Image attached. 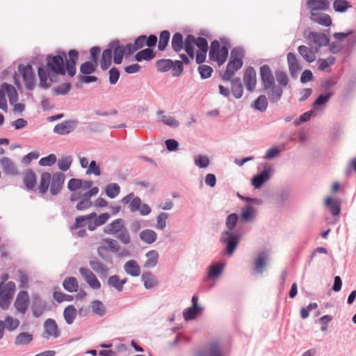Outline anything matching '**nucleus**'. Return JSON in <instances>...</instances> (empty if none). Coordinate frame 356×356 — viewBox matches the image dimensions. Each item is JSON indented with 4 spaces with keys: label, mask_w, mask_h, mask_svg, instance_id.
Returning <instances> with one entry per match:
<instances>
[{
    "label": "nucleus",
    "mask_w": 356,
    "mask_h": 356,
    "mask_svg": "<svg viewBox=\"0 0 356 356\" xmlns=\"http://www.w3.org/2000/svg\"><path fill=\"white\" fill-rule=\"evenodd\" d=\"M171 46L176 52H179L182 49H184L191 59L195 57L194 47H197L198 49L195 56L196 63L201 64L205 61L208 51V43L204 38H195L192 35H188L184 41L182 35L180 33H176L172 36Z\"/></svg>",
    "instance_id": "f257e3e1"
},
{
    "label": "nucleus",
    "mask_w": 356,
    "mask_h": 356,
    "mask_svg": "<svg viewBox=\"0 0 356 356\" xmlns=\"http://www.w3.org/2000/svg\"><path fill=\"white\" fill-rule=\"evenodd\" d=\"M65 175L61 172H56L52 175L49 172H43L40 176L38 191L40 193L45 194L49 188L53 195H57L62 189Z\"/></svg>",
    "instance_id": "f03ea898"
},
{
    "label": "nucleus",
    "mask_w": 356,
    "mask_h": 356,
    "mask_svg": "<svg viewBox=\"0 0 356 356\" xmlns=\"http://www.w3.org/2000/svg\"><path fill=\"white\" fill-rule=\"evenodd\" d=\"M245 56V51L242 48L236 47L231 51L230 60L228 62L226 70L222 76L224 81H229L236 71L243 66V58Z\"/></svg>",
    "instance_id": "7ed1b4c3"
},
{
    "label": "nucleus",
    "mask_w": 356,
    "mask_h": 356,
    "mask_svg": "<svg viewBox=\"0 0 356 356\" xmlns=\"http://www.w3.org/2000/svg\"><path fill=\"white\" fill-rule=\"evenodd\" d=\"M63 56H65V54L63 56L57 55L47 58V71L48 76L51 81H54V76L58 74L63 75L65 74Z\"/></svg>",
    "instance_id": "20e7f679"
},
{
    "label": "nucleus",
    "mask_w": 356,
    "mask_h": 356,
    "mask_svg": "<svg viewBox=\"0 0 356 356\" xmlns=\"http://www.w3.org/2000/svg\"><path fill=\"white\" fill-rule=\"evenodd\" d=\"M16 289L15 284L12 282L0 283V307L7 310L11 303Z\"/></svg>",
    "instance_id": "39448f33"
},
{
    "label": "nucleus",
    "mask_w": 356,
    "mask_h": 356,
    "mask_svg": "<svg viewBox=\"0 0 356 356\" xmlns=\"http://www.w3.org/2000/svg\"><path fill=\"white\" fill-rule=\"evenodd\" d=\"M93 183L89 180H82L81 179L72 178L70 179L67 184V188L72 191L70 196L72 202L78 201L81 199V192L77 191L79 189L90 190L92 187Z\"/></svg>",
    "instance_id": "423d86ee"
},
{
    "label": "nucleus",
    "mask_w": 356,
    "mask_h": 356,
    "mask_svg": "<svg viewBox=\"0 0 356 356\" xmlns=\"http://www.w3.org/2000/svg\"><path fill=\"white\" fill-rule=\"evenodd\" d=\"M209 58L216 61L218 65H222L226 61L228 56V49L225 46H220L218 40L211 42L209 50Z\"/></svg>",
    "instance_id": "0eeeda50"
},
{
    "label": "nucleus",
    "mask_w": 356,
    "mask_h": 356,
    "mask_svg": "<svg viewBox=\"0 0 356 356\" xmlns=\"http://www.w3.org/2000/svg\"><path fill=\"white\" fill-rule=\"evenodd\" d=\"M120 250V246L118 241L112 238H104L101 241L97 248V253L102 258H104L107 252L116 253Z\"/></svg>",
    "instance_id": "6e6552de"
},
{
    "label": "nucleus",
    "mask_w": 356,
    "mask_h": 356,
    "mask_svg": "<svg viewBox=\"0 0 356 356\" xmlns=\"http://www.w3.org/2000/svg\"><path fill=\"white\" fill-rule=\"evenodd\" d=\"M17 70L19 75L22 77L26 88L33 90L35 87V79L32 67L29 65L20 64Z\"/></svg>",
    "instance_id": "1a4fd4ad"
},
{
    "label": "nucleus",
    "mask_w": 356,
    "mask_h": 356,
    "mask_svg": "<svg viewBox=\"0 0 356 356\" xmlns=\"http://www.w3.org/2000/svg\"><path fill=\"white\" fill-rule=\"evenodd\" d=\"M99 191L98 187L94 186L83 194H81V200L77 203L76 206V209L79 211H83L90 208L92 205L90 197L97 195Z\"/></svg>",
    "instance_id": "9d476101"
},
{
    "label": "nucleus",
    "mask_w": 356,
    "mask_h": 356,
    "mask_svg": "<svg viewBox=\"0 0 356 356\" xmlns=\"http://www.w3.org/2000/svg\"><path fill=\"white\" fill-rule=\"evenodd\" d=\"M30 303V298L26 291H21L18 293L14 307L16 310L22 314H25Z\"/></svg>",
    "instance_id": "9b49d317"
},
{
    "label": "nucleus",
    "mask_w": 356,
    "mask_h": 356,
    "mask_svg": "<svg viewBox=\"0 0 356 356\" xmlns=\"http://www.w3.org/2000/svg\"><path fill=\"white\" fill-rule=\"evenodd\" d=\"M79 273L90 288L95 290H98L101 288L100 282L92 270L82 267L79 268Z\"/></svg>",
    "instance_id": "f8f14e48"
},
{
    "label": "nucleus",
    "mask_w": 356,
    "mask_h": 356,
    "mask_svg": "<svg viewBox=\"0 0 356 356\" xmlns=\"http://www.w3.org/2000/svg\"><path fill=\"white\" fill-rule=\"evenodd\" d=\"M260 76L261 83L265 90L271 88L274 83V76L270 67L267 65H264L260 67Z\"/></svg>",
    "instance_id": "ddd939ff"
},
{
    "label": "nucleus",
    "mask_w": 356,
    "mask_h": 356,
    "mask_svg": "<svg viewBox=\"0 0 356 356\" xmlns=\"http://www.w3.org/2000/svg\"><path fill=\"white\" fill-rule=\"evenodd\" d=\"M243 83L246 89L252 92L257 84V74L255 70L252 67H248L244 72Z\"/></svg>",
    "instance_id": "4468645a"
},
{
    "label": "nucleus",
    "mask_w": 356,
    "mask_h": 356,
    "mask_svg": "<svg viewBox=\"0 0 356 356\" xmlns=\"http://www.w3.org/2000/svg\"><path fill=\"white\" fill-rule=\"evenodd\" d=\"M307 4L310 10L311 15H316L320 11L326 10L329 8L327 0H307Z\"/></svg>",
    "instance_id": "2eb2a0df"
},
{
    "label": "nucleus",
    "mask_w": 356,
    "mask_h": 356,
    "mask_svg": "<svg viewBox=\"0 0 356 356\" xmlns=\"http://www.w3.org/2000/svg\"><path fill=\"white\" fill-rule=\"evenodd\" d=\"M221 240L227 242V252L229 255L232 254L238 245V237L236 234L226 232L222 234Z\"/></svg>",
    "instance_id": "dca6fc26"
},
{
    "label": "nucleus",
    "mask_w": 356,
    "mask_h": 356,
    "mask_svg": "<svg viewBox=\"0 0 356 356\" xmlns=\"http://www.w3.org/2000/svg\"><path fill=\"white\" fill-rule=\"evenodd\" d=\"M76 124L74 120H66L56 124L54 128V131L60 135H65L72 132Z\"/></svg>",
    "instance_id": "f3484780"
},
{
    "label": "nucleus",
    "mask_w": 356,
    "mask_h": 356,
    "mask_svg": "<svg viewBox=\"0 0 356 356\" xmlns=\"http://www.w3.org/2000/svg\"><path fill=\"white\" fill-rule=\"evenodd\" d=\"M198 297L193 296L192 298V307L184 312V318L186 321L195 318L201 312L202 309L198 306Z\"/></svg>",
    "instance_id": "a211bd4d"
},
{
    "label": "nucleus",
    "mask_w": 356,
    "mask_h": 356,
    "mask_svg": "<svg viewBox=\"0 0 356 356\" xmlns=\"http://www.w3.org/2000/svg\"><path fill=\"white\" fill-rule=\"evenodd\" d=\"M44 331L43 335L45 338H56L58 337L59 331L56 323L54 320L51 318L47 319L44 323Z\"/></svg>",
    "instance_id": "6ab92c4d"
},
{
    "label": "nucleus",
    "mask_w": 356,
    "mask_h": 356,
    "mask_svg": "<svg viewBox=\"0 0 356 356\" xmlns=\"http://www.w3.org/2000/svg\"><path fill=\"white\" fill-rule=\"evenodd\" d=\"M69 58L66 61V69L70 76L76 74V63L79 58V53L76 50L72 49L68 52Z\"/></svg>",
    "instance_id": "aec40b11"
},
{
    "label": "nucleus",
    "mask_w": 356,
    "mask_h": 356,
    "mask_svg": "<svg viewBox=\"0 0 356 356\" xmlns=\"http://www.w3.org/2000/svg\"><path fill=\"white\" fill-rule=\"evenodd\" d=\"M124 221L122 218L113 220L104 228V232L108 234H117L124 229Z\"/></svg>",
    "instance_id": "412c9836"
},
{
    "label": "nucleus",
    "mask_w": 356,
    "mask_h": 356,
    "mask_svg": "<svg viewBox=\"0 0 356 356\" xmlns=\"http://www.w3.org/2000/svg\"><path fill=\"white\" fill-rule=\"evenodd\" d=\"M113 50V61L115 64H120L122 61L124 54L127 50V46L120 45L118 42H113L111 49Z\"/></svg>",
    "instance_id": "4be33fe9"
},
{
    "label": "nucleus",
    "mask_w": 356,
    "mask_h": 356,
    "mask_svg": "<svg viewBox=\"0 0 356 356\" xmlns=\"http://www.w3.org/2000/svg\"><path fill=\"white\" fill-rule=\"evenodd\" d=\"M46 303L38 296H33L32 305L33 316L40 317L44 313Z\"/></svg>",
    "instance_id": "5701e85b"
},
{
    "label": "nucleus",
    "mask_w": 356,
    "mask_h": 356,
    "mask_svg": "<svg viewBox=\"0 0 356 356\" xmlns=\"http://www.w3.org/2000/svg\"><path fill=\"white\" fill-rule=\"evenodd\" d=\"M307 39L318 46H325L329 42L327 35L322 33L310 32L307 35Z\"/></svg>",
    "instance_id": "b1692460"
},
{
    "label": "nucleus",
    "mask_w": 356,
    "mask_h": 356,
    "mask_svg": "<svg viewBox=\"0 0 356 356\" xmlns=\"http://www.w3.org/2000/svg\"><path fill=\"white\" fill-rule=\"evenodd\" d=\"M23 182L28 190L35 188L37 184V177L32 170H28L24 172Z\"/></svg>",
    "instance_id": "393cba45"
},
{
    "label": "nucleus",
    "mask_w": 356,
    "mask_h": 356,
    "mask_svg": "<svg viewBox=\"0 0 356 356\" xmlns=\"http://www.w3.org/2000/svg\"><path fill=\"white\" fill-rule=\"evenodd\" d=\"M0 165L6 174L12 175L17 174L16 166L11 159L8 157H2L0 159Z\"/></svg>",
    "instance_id": "a878e982"
},
{
    "label": "nucleus",
    "mask_w": 356,
    "mask_h": 356,
    "mask_svg": "<svg viewBox=\"0 0 356 356\" xmlns=\"http://www.w3.org/2000/svg\"><path fill=\"white\" fill-rule=\"evenodd\" d=\"M270 169L265 168L260 174L254 176L252 179V184L255 188H259L263 184L269 179Z\"/></svg>",
    "instance_id": "bb28decb"
},
{
    "label": "nucleus",
    "mask_w": 356,
    "mask_h": 356,
    "mask_svg": "<svg viewBox=\"0 0 356 356\" xmlns=\"http://www.w3.org/2000/svg\"><path fill=\"white\" fill-rule=\"evenodd\" d=\"M287 62L289 72L292 76L295 75L301 70V66L299 63V61L293 53L289 52L287 54Z\"/></svg>",
    "instance_id": "cd10ccee"
},
{
    "label": "nucleus",
    "mask_w": 356,
    "mask_h": 356,
    "mask_svg": "<svg viewBox=\"0 0 356 356\" xmlns=\"http://www.w3.org/2000/svg\"><path fill=\"white\" fill-rule=\"evenodd\" d=\"M146 261L144 262L143 266L146 268H154L156 266L159 254L155 250H152L147 252L145 254Z\"/></svg>",
    "instance_id": "c85d7f7f"
},
{
    "label": "nucleus",
    "mask_w": 356,
    "mask_h": 356,
    "mask_svg": "<svg viewBox=\"0 0 356 356\" xmlns=\"http://www.w3.org/2000/svg\"><path fill=\"white\" fill-rule=\"evenodd\" d=\"M298 51L300 56L309 63L314 62L316 58V51L305 45L299 46Z\"/></svg>",
    "instance_id": "c756f323"
},
{
    "label": "nucleus",
    "mask_w": 356,
    "mask_h": 356,
    "mask_svg": "<svg viewBox=\"0 0 356 356\" xmlns=\"http://www.w3.org/2000/svg\"><path fill=\"white\" fill-rule=\"evenodd\" d=\"M125 272L133 277H138L140 274V268L136 261L129 260L124 264Z\"/></svg>",
    "instance_id": "7c9ffc66"
},
{
    "label": "nucleus",
    "mask_w": 356,
    "mask_h": 356,
    "mask_svg": "<svg viewBox=\"0 0 356 356\" xmlns=\"http://www.w3.org/2000/svg\"><path fill=\"white\" fill-rule=\"evenodd\" d=\"M146 44V36L140 35L135 40L134 44H127V50L129 54L141 49Z\"/></svg>",
    "instance_id": "2f4dec72"
},
{
    "label": "nucleus",
    "mask_w": 356,
    "mask_h": 356,
    "mask_svg": "<svg viewBox=\"0 0 356 356\" xmlns=\"http://www.w3.org/2000/svg\"><path fill=\"white\" fill-rule=\"evenodd\" d=\"M325 204L333 216H339L340 213V202L338 200H333L331 197H327L325 200Z\"/></svg>",
    "instance_id": "473e14b6"
},
{
    "label": "nucleus",
    "mask_w": 356,
    "mask_h": 356,
    "mask_svg": "<svg viewBox=\"0 0 356 356\" xmlns=\"http://www.w3.org/2000/svg\"><path fill=\"white\" fill-rule=\"evenodd\" d=\"M127 282V279L124 278L120 280L119 276L115 275L111 276L108 280V284L115 288L118 291H122L124 288V284Z\"/></svg>",
    "instance_id": "72a5a7b5"
},
{
    "label": "nucleus",
    "mask_w": 356,
    "mask_h": 356,
    "mask_svg": "<svg viewBox=\"0 0 356 356\" xmlns=\"http://www.w3.org/2000/svg\"><path fill=\"white\" fill-rule=\"evenodd\" d=\"M142 280L146 289H150L158 285V281L156 277L151 273H144L142 275Z\"/></svg>",
    "instance_id": "f704fd0d"
},
{
    "label": "nucleus",
    "mask_w": 356,
    "mask_h": 356,
    "mask_svg": "<svg viewBox=\"0 0 356 356\" xmlns=\"http://www.w3.org/2000/svg\"><path fill=\"white\" fill-rule=\"evenodd\" d=\"M6 94L8 95L10 104H13L18 101V94L16 89L12 85L4 83L2 85Z\"/></svg>",
    "instance_id": "c9c22d12"
},
{
    "label": "nucleus",
    "mask_w": 356,
    "mask_h": 356,
    "mask_svg": "<svg viewBox=\"0 0 356 356\" xmlns=\"http://www.w3.org/2000/svg\"><path fill=\"white\" fill-rule=\"evenodd\" d=\"M140 239L145 243L152 244L157 238L156 233L152 229H145L140 234Z\"/></svg>",
    "instance_id": "e433bc0d"
},
{
    "label": "nucleus",
    "mask_w": 356,
    "mask_h": 356,
    "mask_svg": "<svg viewBox=\"0 0 356 356\" xmlns=\"http://www.w3.org/2000/svg\"><path fill=\"white\" fill-rule=\"evenodd\" d=\"M89 264L91 268L99 275H106L108 273V268L97 260H90Z\"/></svg>",
    "instance_id": "4c0bfd02"
},
{
    "label": "nucleus",
    "mask_w": 356,
    "mask_h": 356,
    "mask_svg": "<svg viewBox=\"0 0 356 356\" xmlns=\"http://www.w3.org/2000/svg\"><path fill=\"white\" fill-rule=\"evenodd\" d=\"M311 19L322 26H330L332 19L329 15L318 13L316 15H311Z\"/></svg>",
    "instance_id": "58836bf2"
},
{
    "label": "nucleus",
    "mask_w": 356,
    "mask_h": 356,
    "mask_svg": "<svg viewBox=\"0 0 356 356\" xmlns=\"http://www.w3.org/2000/svg\"><path fill=\"white\" fill-rule=\"evenodd\" d=\"M63 286L66 291L69 292H76L79 289V282L75 277H70L65 279L63 283Z\"/></svg>",
    "instance_id": "ea45409f"
},
{
    "label": "nucleus",
    "mask_w": 356,
    "mask_h": 356,
    "mask_svg": "<svg viewBox=\"0 0 356 356\" xmlns=\"http://www.w3.org/2000/svg\"><path fill=\"white\" fill-rule=\"evenodd\" d=\"M232 92L233 95L238 99L241 98L243 95V88L242 83L241 82V79L239 78H235L232 79Z\"/></svg>",
    "instance_id": "a19ab883"
},
{
    "label": "nucleus",
    "mask_w": 356,
    "mask_h": 356,
    "mask_svg": "<svg viewBox=\"0 0 356 356\" xmlns=\"http://www.w3.org/2000/svg\"><path fill=\"white\" fill-rule=\"evenodd\" d=\"M112 62V49H105L102 56L100 65L102 70H107Z\"/></svg>",
    "instance_id": "79ce46f5"
},
{
    "label": "nucleus",
    "mask_w": 356,
    "mask_h": 356,
    "mask_svg": "<svg viewBox=\"0 0 356 356\" xmlns=\"http://www.w3.org/2000/svg\"><path fill=\"white\" fill-rule=\"evenodd\" d=\"M77 311L74 305L67 306L63 312V316L66 323L69 325L73 323L76 316Z\"/></svg>",
    "instance_id": "37998d69"
},
{
    "label": "nucleus",
    "mask_w": 356,
    "mask_h": 356,
    "mask_svg": "<svg viewBox=\"0 0 356 356\" xmlns=\"http://www.w3.org/2000/svg\"><path fill=\"white\" fill-rule=\"evenodd\" d=\"M96 217V213L92 212L88 215L77 216L75 218V222L73 225L71 226V229H76L84 225H86L87 220Z\"/></svg>",
    "instance_id": "c03bdc74"
},
{
    "label": "nucleus",
    "mask_w": 356,
    "mask_h": 356,
    "mask_svg": "<svg viewBox=\"0 0 356 356\" xmlns=\"http://www.w3.org/2000/svg\"><path fill=\"white\" fill-rule=\"evenodd\" d=\"M32 340V334L28 332H21L15 337V344L16 346H26L31 343Z\"/></svg>",
    "instance_id": "a18cd8bd"
},
{
    "label": "nucleus",
    "mask_w": 356,
    "mask_h": 356,
    "mask_svg": "<svg viewBox=\"0 0 356 356\" xmlns=\"http://www.w3.org/2000/svg\"><path fill=\"white\" fill-rule=\"evenodd\" d=\"M267 257L265 253H259L254 261V270L259 273H262L266 264Z\"/></svg>",
    "instance_id": "49530a36"
},
{
    "label": "nucleus",
    "mask_w": 356,
    "mask_h": 356,
    "mask_svg": "<svg viewBox=\"0 0 356 356\" xmlns=\"http://www.w3.org/2000/svg\"><path fill=\"white\" fill-rule=\"evenodd\" d=\"M154 56L153 51L147 48L138 51L135 56V59L139 62L143 60H150L154 57Z\"/></svg>",
    "instance_id": "de8ad7c7"
},
{
    "label": "nucleus",
    "mask_w": 356,
    "mask_h": 356,
    "mask_svg": "<svg viewBox=\"0 0 356 356\" xmlns=\"http://www.w3.org/2000/svg\"><path fill=\"white\" fill-rule=\"evenodd\" d=\"M120 192V187L115 183L108 184L105 188V193L110 198H115Z\"/></svg>",
    "instance_id": "09e8293b"
},
{
    "label": "nucleus",
    "mask_w": 356,
    "mask_h": 356,
    "mask_svg": "<svg viewBox=\"0 0 356 356\" xmlns=\"http://www.w3.org/2000/svg\"><path fill=\"white\" fill-rule=\"evenodd\" d=\"M6 328L9 331H14L18 328L20 324L19 320L14 318L11 316H7L3 321Z\"/></svg>",
    "instance_id": "8fccbe9b"
},
{
    "label": "nucleus",
    "mask_w": 356,
    "mask_h": 356,
    "mask_svg": "<svg viewBox=\"0 0 356 356\" xmlns=\"http://www.w3.org/2000/svg\"><path fill=\"white\" fill-rule=\"evenodd\" d=\"M170 37V33L168 31H163L161 33L158 44V49L160 51H163L166 48L169 42Z\"/></svg>",
    "instance_id": "3c124183"
},
{
    "label": "nucleus",
    "mask_w": 356,
    "mask_h": 356,
    "mask_svg": "<svg viewBox=\"0 0 356 356\" xmlns=\"http://www.w3.org/2000/svg\"><path fill=\"white\" fill-rule=\"evenodd\" d=\"M269 92V98L270 100L273 102H277L282 97L283 90L281 87L276 86L273 85L271 88Z\"/></svg>",
    "instance_id": "603ef678"
},
{
    "label": "nucleus",
    "mask_w": 356,
    "mask_h": 356,
    "mask_svg": "<svg viewBox=\"0 0 356 356\" xmlns=\"http://www.w3.org/2000/svg\"><path fill=\"white\" fill-rule=\"evenodd\" d=\"M156 66L158 71L165 72L171 69L172 60L170 59H161L156 61Z\"/></svg>",
    "instance_id": "864d4df0"
},
{
    "label": "nucleus",
    "mask_w": 356,
    "mask_h": 356,
    "mask_svg": "<svg viewBox=\"0 0 356 356\" xmlns=\"http://www.w3.org/2000/svg\"><path fill=\"white\" fill-rule=\"evenodd\" d=\"M333 8L335 11L343 13L351 8V4L346 0H335L333 3Z\"/></svg>",
    "instance_id": "5fc2aeb1"
},
{
    "label": "nucleus",
    "mask_w": 356,
    "mask_h": 356,
    "mask_svg": "<svg viewBox=\"0 0 356 356\" xmlns=\"http://www.w3.org/2000/svg\"><path fill=\"white\" fill-rule=\"evenodd\" d=\"M268 102L265 95H260L254 102V108L261 112L266 110Z\"/></svg>",
    "instance_id": "6e6d98bb"
},
{
    "label": "nucleus",
    "mask_w": 356,
    "mask_h": 356,
    "mask_svg": "<svg viewBox=\"0 0 356 356\" xmlns=\"http://www.w3.org/2000/svg\"><path fill=\"white\" fill-rule=\"evenodd\" d=\"M97 64L92 62H85L81 64L80 71L83 74H90L95 70Z\"/></svg>",
    "instance_id": "4d7b16f0"
},
{
    "label": "nucleus",
    "mask_w": 356,
    "mask_h": 356,
    "mask_svg": "<svg viewBox=\"0 0 356 356\" xmlns=\"http://www.w3.org/2000/svg\"><path fill=\"white\" fill-rule=\"evenodd\" d=\"M91 308L92 312L98 316H103L105 313V307L101 301H93L92 302Z\"/></svg>",
    "instance_id": "13d9d810"
},
{
    "label": "nucleus",
    "mask_w": 356,
    "mask_h": 356,
    "mask_svg": "<svg viewBox=\"0 0 356 356\" xmlns=\"http://www.w3.org/2000/svg\"><path fill=\"white\" fill-rule=\"evenodd\" d=\"M18 279L17 281L19 283V287L23 289H27L29 287V276L28 274L23 270H18Z\"/></svg>",
    "instance_id": "bf43d9fd"
},
{
    "label": "nucleus",
    "mask_w": 356,
    "mask_h": 356,
    "mask_svg": "<svg viewBox=\"0 0 356 356\" xmlns=\"http://www.w3.org/2000/svg\"><path fill=\"white\" fill-rule=\"evenodd\" d=\"M72 162V159L70 156H64L59 159L58 162V168L63 171L67 170Z\"/></svg>",
    "instance_id": "052dcab7"
},
{
    "label": "nucleus",
    "mask_w": 356,
    "mask_h": 356,
    "mask_svg": "<svg viewBox=\"0 0 356 356\" xmlns=\"http://www.w3.org/2000/svg\"><path fill=\"white\" fill-rule=\"evenodd\" d=\"M223 268L224 264H218L211 266L208 273V276L209 277H214L219 275L222 273Z\"/></svg>",
    "instance_id": "680f3d73"
},
{
    "label": "nucleus",
    "mask_w": 356,
    "mask_h": 356,
    "mask_svg": "<svg viewBox=\"0 0 356 356\" xmlns=\"http://www.w3.org/2000/svg\"><path fill=\"white\" fill-rule=\"evenodd\" d=\"M56 161V156L55 154H51L47 156L43 157L40 159L39 164L41 166H51Z\"/></svg>",
    "instance_id": "e2e57ef3"
},
{
    "label": "nucleus",
    "mask_w": 356,
    "mask_h": 356,
    "mask_svg": "<svg viewBox=\"0 0 356 356\" xmlns=\"http://www.w3.org/2000/svg\"><path fill=\"white\" fill-rule=\"evenodd\" d=\"M335 61V58L333 56H330L326 59H318V69L319 70H325L330 65H332Z\"/></svg>",
    "instance_id": "0e129e2a"
},
{
    "label": "nucleus",
    "mask_w": 356,
    "mask_h": 356,
    "mask_svg": "<svg viewBox=\"0 0 356 356\" xmlns=\"http://www.w3.org/2000/svg\"><path fill=\"white\" fill-rule=\"evenodd\" d=\"M172 74L173 76H179L183 72V63L180 60L172 61L171 67Z\"/></svg>",
    "instance_id": "69168bd1"
},
{
    "label": "nucleus",
    "mask_w": 356,
    "mask_h": 356,
    "mask_svg": "<svg viewBox=\"0 0 356 356\" xmlns=\"http://www.w3.org/2000/svg\"><path fill=\"white\" fill-rule=\"evenodd\" d=\"M275 76L277 83L281 86H286L289 83V78L287 76V74L281 71H276L275 72Z\"/></svg>",
    "instance_id": "338daca9"
},
{
    "label": "nucleus",
    "mask_w": 356,
    "mask_h": 356,
    "mask_svg": "<svg viewBox=\"0 0 356 356\" xmlns=\"http://www.w3.org/2000/svg\"><path fill=\"white\" fill-rule=\"evenodd\" d=\"M198 71L202 78L207 79L211 76L213 69L209 65H202L199 66Z\"/></svg>",
    "instance_id": "774afa93"
}]
</instances>
